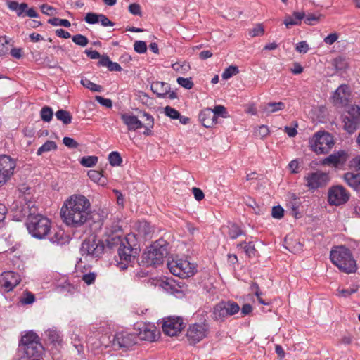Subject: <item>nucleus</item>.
<instances>
[{
  "mask_svg": "<svg viewBox=\"0 0 360 360\" xmlns=\"http://www.w3.org/2000/svg\"><path fill=\"white\" fill-rule=\"evenodd\" d=\"M91 214V202L81 194H73L63 202L60 209V217L63 222L72 227L84 224Z\"/></svg>",
  "mask_w": 360,
  "mask_h": 360,
  "instance_id": "1",
  "label": "nucleus"
},
{
  "mask_svg": "<svg viewBox=\"0 0 360 360\" xmlns=\"http://www.w3.org/2000/svg\"><path fill=\"white\" fill-rule=\"evenodd\" d=\"M330 258L332 263L345 274L355 273L357 270L356 262L350 250L345 246H337L332 249Z\"/></svg>",
  "mask_w": 360,
  "mask_h": 360,
  "instance_id": "2",
  "label": "nucleus"
},
{
  "mask_svg": "<svg viewBox=\"0 0 360 360\" xmlns=\"http://www.w3.org/2000/svg\"><path fill=\"white\" fill-rule=\"evenodd\" d=\"M133 238L134 236L129 235L122 239L121 236L117 235L112 238V243L110 240V238L107 240L109 244L120 245L118 255L122 262L119 264V266L122 269H127V264L131 262V259H134L137 254V248H134V245L130 243V240Z\"/></svg>",
  "mask_w": 360,
  "mask_h": 360,
  "instance_id": "3",
  "label": "nucleus"
},
{
  "mask_svg": "<svg viewBox=\"0 0 360 360\" xmlns=\"http://www.w3.org/2000/svg\"><path fill=\"white\" fill-rule=\"evenodd\" d=\"M29 212H31V210ZM26 226L29 233L33 237L41 239L50 231L51 221L42 214H35L34 210L33 212L28 214Z\"/></svg>",
  "mask_w": 360,
  "mask_h": 360,
  "instance_id": "4",
  "label": "nucleus"
},
{
  "mask_svg": "<svg viewBox=\"0 0 360 360\" xmlns=\"http://www.w3.org/2000/svg\"><path fill=\"white\" fill-rule=\"evenodd\" d=\"M168 254L167 243L164 240L154 242L143 255V262L147 266H155L162 264Z\"/></svg>",
  "mask_w": 360,
  "mask_h": 360,
  "instance_id": "5",
  "label": "nucleus"
},
{
  "mask_svg": "<svg viewBox=\"0 0 360 360\" xmlns=\"http://www.w3.org/2000/svg\"><path fill=\"white\" fill-rule=\"evenodd\" d=\"M169 271L174 276L185 278L193 276L195 273V266L186 259L173 257L167 262Z\"/></svg>",
  "mask_w": 360,
  "mask_h": 360,
  "instance_id": "6",
  "label": "nucleus"
},
{
  "mask_svg": "<svg viewBox=\"0 0 360 360\" xmlns=\"http://www.w3.org/2000/svg\"><path fill=\"white\" fill-rule=\"evenodd\" d=\"M309 143L311 150L317 154L328 153L334 146L333 136L325 131L316 133Z\"/></svg>",
  "mask_w": 360,
  "mask_h": 360,
  "instance_id": "7",
  "label": "nucleus"
},
{
  "mask_svg": "<svg viewBox=\"0 0 360 360\" xmlns=\"http://www.w3.org/2000/svg\"><path fill=\"white\" fill-rule=\"evenodd\" d=\"M240 311L239 305L233 301H221L212 309V318L217 321H224L229 316Z\"/></svg>",
  "mask_w": 360,
  "mask_h": 360,
  "instance_id": "8",
  "label": "nucleus"
},
{
  "mask_svg": "<svg viewBox=\"0 0 360 360\" xmlns=\"http://www.w3.org/2000/svg\"><path fill=\"white\" fill-rule=\"evenodd\" d=\"M143 117H145V124L132 113L124 112L120 114V118L129 131H136L141 128L146 129L153 128L154 124L153 117L146 112L143 113Z\"/></svg>",
  "mask_w": 360,
  "mask_h": 360,
  "instance_id": "9",
  "label": "nucleus"
},
{
  "mask_svg": "<svg viewBox=\"0 0 360 360\" xmlns=\"http://www.w3.org/2000/svg\"><path fill=\"white\" fill-rule=\"evenodd\" d=\"M344 129L353 134L360 127V107L351 105L343 116Z\"/></svg>",
  "mask_w": 360,
  "mask_h": 360,
  "instance_id": "10",
  "label": "nucleus"
},
{
  "mask_svg": "<svg viewBox=\"0 0 360 360\" xmlns=\"http://www.w3.org/2000/svg\"><path fill=\"white\" fill-rule=\"evenodd\" d=\"M305 186L309 190L314 191L320 188L324 187L330 181L327 173L321 171L309 172L304 177Z\"/></svg>",
  "mask_w": 360,
  "mask_h": 360,
  "instance_id": "11",
  "label": "nucleus"
},
{
  "mask_svg": "<svg viewBox=\"0 0 360 360\" xmlns=\"http://www.w3.org/2000/svg\"><path fill=\"white\" fill-rule=\"evenodd\" d=\"M104 245L101 240L94 238L86 239L81 245L80 252L82 256L91 258H98L103 252Z\"/></svg>",
  "mask_w": 360,
  "mask_h": 360,
  "instance_id": "12",
  "label": "nucleus"
},
{
  "mask_svg": "<svg viewBox=\"0 0 360 360\" xmlns=\"http://www.w3.org/2000/svg\"><path fill=\"white\" fill-rule=\"evenodd\" d=\"M349 197V193L341 185L333 186L328 191V202L330 205H345Z\"/></svg>",
  "mask_w": 360,
  "mask_h": 360,
  "instance_id": "13",
  "label": "nucleus"
},
{
  "mask_svg": "<svg viewBox=\"0 0 360 360\" xmlns=\"http://www.w3.org/2000/svg\"><path fill=\"white\" fill-rule=\"evenodd\" d=\"M15 167L16 162L14 159L6 155H0V186L11 179Z\"/></svg>",
  "mask_w": 360,
  "mask_h": 360,
  "instance_id": "14",
  "label": "nucleus"
},
{
  "mask_svg": "<svg viewBox=\"0 0 360 360\" xmlns=\"http://www.w3.org/2000/svg\"><path fill=\"white\" fill-rule=\"evenodd\" d=\"M163 332L169 336L177 335L184 328L183 319L181 317H168L164 320L162 326Z\"/></svg>",
  "mask_w": 360,
  "mask_h": 360,
  "instance_id": "15",
  "label": "nucleus"
},
{
  "mask_svg": "<svg viewBox=\"0 0 360 360\" xmlns=\"http://www.w3.org/2000/svg\"><path fill=\"white\" fill-rule=\"evenodd\" d=\"M137 340L138 337L136 335L122 331L115 335L112 345L120 349H127L136 344Z\"/></svg>",
  "mask_w": 360,
  "mask_h": 360,
  "instance_id": "16",
  "label": "nucleus"
},
{
  "mask_svg": "<svg viewBox=\"0 0 360 360\" xmlns=\"http://www.w3.org/2000/svg\"><path fill=\"white\" fill-rule=\"evenodd\" d=\"M207 326L205 323H194L187 330V338L191 343L195 344L202 340L207 334Z\"/></svg>",
  "mask_w": 360,
  "mask_h": 360,
  "instance_id": "17",
  "label": "nucleus"
},
{
  "mask_svg": "<svg viewBox=\"0 0 360 360\" xmlns=\"http://www.w3.org/2000/svg\"><path fill=\"white\" fill-rule=\"evenodd\" d=\"M20 282L19 274L12 271L2 273L0 277V284L6 292L11 291Z\"/></svg>",
  "mask_w": 360,
  "mask_h": 360,
  "instance_id": "18",
  "label": "nucleus"
},
{
  "mask_svg": "<svg viewBox=\"0 0 360 360\" xmlns=\"http://www.w3.org/2000/svg\"><path fill=\"white\" fill-rule=\"evenodd\" d=\"M349 96V87L347 85H340L333 94V103L335 105H345L348 103Z\"/></svg>",
  "mask_w": 360,
  "mask_h": 360,
  "instance_id": "19",
  "label": "nucleus"
},
{
  "mask_svg": "<svg viewBox=\"0 0 360 360\" xmlns=\"http://www.w3.org/2000/svg\"><path fill=\"white\" fill-rule=\"evenodd\" d=\"M158 336V333L154 325L144 324L139 329V338L141 340L153 342L157 339Z\"/></svg>",
  "mask_w": 360,
  "mask_h": 360,
  "instance_id": "20",
  "label": "nucleus"
},
{
  "mask_svg": "<svg viewBox=\"0 0 360 360\" xmlns=\"http://www.w3.org/2000/svg\"><path fill=\"white\" fill-rule=\"evenodd\" d=\"M347 155L343 150L334 153L323 160V164L326 165L338 166L342 165L347 161Z\"/></svg>",
  "mask_w": 360,
  "mask_h": 360,
  "instance_id": "21",
  "label": "nucleus"
},
{
  "mask_svg": "<svg viewBox=\"0 0 360 360\" xmlns=\"http://www.w3.org/2000/svg\"><path fill=\"white\" fill-rule=\"evenodd\" d=\"M20 349L23 352L22 357H38L42 353L43 346L40 342H34L27 346H21Z\"/></svg>",
  "mask_w": 360,
  "mask_h": 360,
  "instance_id": "22",
  "label": "nucleus"
},
{
  "mask_svg": "<svg viewBox=\"0 0 360 360\" xmlns=\"http://www.w3.org/2000/svg\"><path fill=\"white\" fill-rule=\"evenodd\" d=\"M199 120L202 125L207 128L212 127L217 123L214 118V113H213L211 108H205L202 110L199 114Z\"/></svg>",
  "mask_w": 360,
  "mask_h": 360,
  "instance_id": "23",
  "label": "nucleus"
},
{
  "mask_svg": "<svg viewBox=\"0 0 360 360\" xmlns=\"http://www.w3.org/2000/svg\"><path fill=\"white\" fill-rule=\"evenodd\" d=\"M150 89L159 98H164L169 92L170 86L166 82H155L152 83Z\"/></svg>",
  "mask_w": 360,
  "mask_h": 360,
  "instance_id": "24",
  "label": "nucleus"
},
{
  "mask_svg": "<svg viewBox=\"0 0 360 360\" xmlns=\"http://www.w3.org/2000/svg\"><path fill=\"white\" fill-rule=\"evenodd\" d=\"M285 107L284 103L279 102H270L266 104H264L261 106L262 112L265 115H269L272 113L281 111L283 110Z\"/></svg>",
  "mask_w": 360,
  "mask_h": 360,
  "instance_id": "25",
  "label": "nucleus"
},
{
  "mask_svg": "<svg viewBox=\"0 0 360 360\" xmlns=\"http://www.w3.org/2000/svg\"><path fill=\"white\" fill-rule=\"evenodd\" d=\"M344 180L354 190H360V173L347 172L344 175Z\"/></svg>",
  "mask_w": 360,
  "mask_h": 360,
  "instance_id": "26",
  "label": "nucleus"
},
{
  "mask_svg": "<svg viewBox=\"0 0 360 360\" xmlns=\"http://www.w3.org/2000/svg\"><path fill=\"white\" fill-rule=\"evenodd\" d=\"M137 230L139 234L142 235L146 239L150 238L154 232L153 227L146 221H140L138 224Z\"/></svg>",
  "mask_w": 360,
  "mask_h": 360,
  "instance_id": "27",
  "label": "nucleus"
},
{
  "mask_svg": "<svg viewBox=\"0 0 360 360\" xmlns=\"http://www.w3.org/2000/svg\"><path fill=\"white\" fill-rule=\"evenodd\" d=\"M226 228L227 235L232 240H235L239 236L245 234V231H243L241 228L235 223H229Z\"/></svg>",
  "mask_w": 360,
  "mask_h": 360,
  "instance_id": "28",
  "label": "nucleus"
},
{
  "mask_svg": "<svg viewBox=\"0 0 360 360\" xmlns=\"http://www.w3.org/2000/svg\"><path fill=\"white\" fill-rule=\"evenodd\" d=\"M44 333L48 340L54 345H59L62 342V337L56 328H49Z\"/></svg>",
  "mask_w": 360,
  "mask_h": 360,
  "instance_id": "29",
  "label": "nucleus"
},
{
  "mask_svg": "<svg viewBox=\"0 0 360 360\" xmlns=\"http://www.w3.org/2000/svg\"><path fill=\"white\" fill-rule=\"evenodd\" d=\"M34 342H40L39 338L35 333L30 331L22 337L20 347H21V346H27Z\"/></svg>",
  "mask_w": 360,
  "mask_h": 360,
  "instance_id": "30",
  "label": "nucleus"
},
{
  "mask_svg": "<svg viewBox=\"0 0 360 360\" xmlns=\"http://www.w3.org/2000/svg\"><path fill=\"white\" fill-rule=\"evenodd\" d=\"M237 248H242L248 257H252L255 255L256 249L253 242L243 241L237 244Z\"/></svg>",
  "mask_w": 360,
  "mask_h": 360,
  "instance_id": "31",
  "label": "nucleus"
},
{
  "mask_svg": "<svg viewBox=\"0 0 360 360\" xmlns=\"http://www.w3.org/2000/svg\"><path fill=\"white\" fill-rule=\"evenodd\" d=\"M57 149V145L53 141H46L41 147H39L37 151L38 156L41 155L44 153H47L51 150H56Z\"/></svg>",
  "mask_w": 360,
  "mask_h": 360,
  "instance_id": "32",
  "label": "nucleus"
},
{
  "mask_svg": "<svg viewBox=\"0 0 360 360\" xmlns=\"http://www.w3.org/2000/svg\"><path fill=\"white\" fill-rule=\"evenodd\" d=\"M57 120L61 121L64 124L67 125L72 122V115L70 112L65 110H58L56 112Z\"/></svg>",
  "mask_w": 360,
  "mask_h": 360,
  "instance_id": "33",
  "label": "nucleus"
},
{
  "mask_svg": "<svg viewBox=\"0 0 360 360\" xmlns=\"http://www.w3.org/2000/svg\"><path fill=\"white\" fill-rule=\"evenodd\" d=\"M53 112L50 107L44 106L40 111L41 119L46 122H49L53 118Z\"/></svg>",
  "mask_w": 360,
  "mask_h": 360,
  "instance_id": "34",
  "label": "nucleus"
},
{
  "mask_svg": "<svg viewBox=\"0 0 360 360\" xmlns=\"http://www.w3.org/2000/svg\"><path fill=\"white\" fill-rule=\"evenodd\" d=\"M239 72V70L236 65H230L224 70L221 75L223 79L227 80L231 77L236 75Z\"/></svg>",
  "mask_w": 360,
  "mask_h": 360,
  "instance_id": "35",
  "label": "nucleus"
},
{
  "mask_svg": "<svg viewBox=\"0 0 360 360\" xmlns=\"http://www.w3.org/2000/svg\"><path fill=\"white\" fill-rule=\"evenodd\" d=\"M81 84L83 86L90 89L94 92H101L102 90V86L98 85L87 79H82L81 80Z\"/></svg>",
  "mask_w": 360,
  "mask_h": 360,
  "instance_id": "36",
  "label": "nucleus"
},
{
  "mask_svg": "<svg viewBox=\"0 0 360 360\" xmlns=\"http://www.w3.org/2000/svg\"><path fill=\"white\" fill-rule=\"evenodd\" d=\"M109 162L112 166H120L122 162V159L118 152H111L108 155Z\"/></svg>",
  "mask_w": 360,
  "mask_h": 360,
  "instance_id": "37",
  "label": "nucleus"
},
{
  "mask_svg": "<svg viewBox=\"0 0 360 360\" xmlns=\"http://www.w3.org/2000/svg\"><path fill=\"white\" fill-rule=\"evenodd\" d=\"M98 162V158L96 156H86L83 157L80 160V164L86 167H91L94 166Z\"/></svg>",
  "mask_w": 360,
  "mask_h": 360,
  "instance_id": "38",
  "label": "nucleus"
},
{
  "mask_svg": "<svg viewBox=\"0 0 360 360\" xmlns=\"http://www.w3.org/2000/svg\"><path fill=\"white\" fill-rule=\"evenodd\" d=\"M48 23L53 26H63L65 27H70V22L67 19H60L58 18H53L48 20Z\"/></svg>",
  "mask_w": 360,
  "mask_h": 360,
  "instance_id": "39",
  "label": "nucleus"
},
{
  "mask_svg": "<svg viewBox=\"0 0 360 360\" xmlns=\"http://www.w3.org/2000/svg\"><path fill=\"white\" fill-rule=\"evenodd\" d=\"M162 287L167 292L176 297L179 295V294L181 293V290H179L174 285L170 283L169 282H164L162 283Z\"/></svg>",
  "mask_w": 360,
  "mask_h": 360,
  "instance_id": "40",
  "label": "nucleus"
},
{
  "mask_svg": "<svg viewBox=\"0 0 360 360\" xmlns=\"http://www.w3.org/2000/svg\"><path fill=\"white\" fill-rule=\"evenodd\" d=\"M72 40L77 45L81 46L82 47L86 46L89 43V39L87 37L82 34H76L72 37Z\"/></svg>",
  "mask_w": 360,
  "mask_h": 360,
  "instance_id": "41",
  "label": "nucleus"
},
{
  "mask_svg": "<svg viewBox=\"0 0 360 360\" xmlns=\"http://www.w3.org/2000/svg\"><path fill=\"white\" fill-rule=\"evenodd\" d=\"M213 113H214V118L217 120L218 117H226L228 116V112L226 109L223 105H216L213 110H212Z\"/></svg>",
  "mask_w": 360,
  "mask_h": 360,
  "instance_id": "42",
  "label": "nucleus"
},
{
  "mask_svg": "<svg viewBox=\"0 0 360 360\" xmlns=\"http://www.w3.org/2000/svg\"><path fill=\"white\" fill-rule=\"evenodd\" d=\"M333 65L337 70H343L347 67V63L342 57H338L334 59Z\"/></svg>",
  "mask_w": 360,
  "mask_h": 360,
  "instance_id": "43",
  "label": "nucleus"
},
{
  "mask_svg": "<svg viewBox=\"0 0 360 360\" xmlns=\"http://www.w3.org/2000/svg\"><path fill=\"white\" fill-rule=\"evenodd\" d=\"M164 112L165 114L171 119L177 120V118L179 117V112L170 106H166L164 108Z\"/></svg>",
  "mask_w": 360,
  "mask_h": 360,
  "instance_id": "44",
  "label": "nucleus"
},
{
  "mask_svg": "<svg viewBox=\"0 0 360 360\" xmlns=\"http://www.w3.org/2000/svg\"><path fill=\"white\" fill-rule=\"evenodd\" d=\"M99 14L89 12L85 15L84 20L88 24H96L98 22Z\"/></svg>",
  "mask_w": 360,
  "mask_h": 360,
  "instance_id": "45",
  "label": "nucleus"
},
{
  "mask_svg": "<svg viewBox=\"0 0 360 360\" xmlns=\"http://www.w3.org/2000/svg\"><path fill=\"white\" fill-rule=\"evenodd\" d=\"M177 83L181 86L182 87L186 89H192L193 86V83L191 80V78H184V77H179L177 79Z\"/></svg>",
  "mask_w": 360,
  "mask_h": 360,
  "instance_id": "46",
  "label": "nucleus"
},
{
  "mask_svg": "<svg viewBox=\"0 0 360 360\" xmlns=\"http://www.w3.org/2000/svg\"><path fill=\"white\" fill-rule=\"evenodd\" d=\"M264 33V29L262 24H257L255 27L250 29L249 34L251 37L262 36Z\"/></svg>",
  "mask_w": 360,
  "mask_h": 360,
  "instance_id": "47",
  "label": "nucleus"
},
{
  "mask_svg": "<svg viewBox=\"0 0 360 360\" xmlns=\"http://www.w3.org/2000/svg\"><path fill=\"white\" fill-rule=\"evenodd\" d=\"M134 49L139 53H144L147 51V45L145 41H136L134 44Z\"/></svg>",
  "mask_w": 360,
  "mask_h": 360,
  "instance_id": "48",
  "label": "nucleus"
},
{
  "mask_svg": "<svg viewBox=\"0 0 360 360\" xmlns=\"http://www.w3.org/2000/svg\"><path fill=\"white\" fill-rule=\"evenodd\" d=\"M8 41L6 37H0V56L6 54L8 51Z\"/></svg>",
  "mask_w": 360,
  "mask_h": 360,
  "instance_id": "49",
  "label": "nucleus"
},
{
  "mask_svg": "<svg viewBox=\"0 0 360 360\" xmlns=\"http://www.w3.org/2000/svg\"><path fill=\"white\" fill-rule=\"evenodd\" d=\"M63 144L70 149L77 148L79 143L72 138L65 136L63 139Z\"/></svg>",
  "mask_w": 360,
  "mask_h": 360,
  "instance_id": "50",
  "label": "nucleus"
},
{
  "mask_svg": "<svg viewBox=\"0 0 360 360\" xmlns=\"http://www.w3.org/2000/svg\"><path fill=\"white\" fill-rule=\"evenodd\" d=\"M284 210L280 206H274L272 208L271 215L274 219H280L283 217Z\"/></svg>",
  "mask_w": 360,
  "mask_h": 360,
  "instance_id": "51",
  "label": "nucleus"
},
{
  "mask_svg": "<svg viewBox=\"0 0 360 360\" xmlns=\"http://www.w3.org/2000/svg\"><path fill=\"white\" fill-rule=\"evenodd\" d=\"M289 207L292 210V214L297 218L298 217V210L300 207V203L297 202V198L295 197L294 200L289 202Z\"/></svg>",
  "mask_w": 360,
  "mask_h": 360,
  "instance_id": "52",
  "label": "nucleus"
},
{
  "mask_svg": "<svg viewBox=\"0 0 360 360\" xmlns=\"http://www.w3.org/2000/svg\"><path fill=\"white\" fill-rule=\"evenodd\" d=\"M309 45L306 41H302L297 44L296 51L300 53H306L309 51Z\"/></svg>",
  "mask_w": 360,
  "mask_h": 360,
  "instance_id": "53",
  "label": "nucleus"
},
{
  "mask_svg": "<svg viewBox=\"0 0 360 360\" xmlns=\"http://www.w3.org/2000/svg\"><path fill=\"white\" fill-rule=\"evenodd\" d=\"M41 11L44 14H46L47 15H53L56 13V10L55 8L47 4H42L41 6Z\"/></svg>",
  "mask_w": 360,
  "mask_h": 360,
  "instance_id": "54",
  "label": "nucleus"
},
{
  "mask_svg": "<svg viewBox=\"0 0 360 360\" xmlns=\"http://www.w3.org/2000/svg\"><path fill=\"white\" fill-rule=\"evenodd\" d=\"M98 22H101L103 27L114 26L115 25L112 21L103 14H99Z\"/></svg>",
  "mask_w": 360,
  "mask_h": 360,
  "instance_id": "55",
  "label": "nucleus"
},
{
  "mask_svg": "<svg viewBox=\"0 0 360 360\" xmlns=\"http://www.w3.org/2000/svg\"><path fill=\"white\" fill-rule=\"evenodd\" d=\"M96 101H98L101 105L106 107V108H112V102L110 99L109 98H105L102 96H96Z\"/></svg>",
  "mask_w": 360,
  "mask_h": 360,
  "instance_id": "56",
  "label": "nucleus"
},
{
  "mask_svg": "<svg viewBox=\"0 0 360 360\" xmlns=\"http://www.w3.org/2000/svg\"><path fill=\"white\" fill-rule=\"evenodd\" d=\"M129 12L134 15H141V9L139 4L134 3L129 6Z\"/></svg>",
  "mask_w": 360,
  "mask_h": 360,
  "instance_id": "57",
  "label": "nucleus"
},
{
  "mask_svg": "<svg viewBox=\"0 0 360 360\" xmlns=\"http://www.w3.org/2000/svg\"><path fill=\"white\" fill-rule=\"evenodd\" d=\"M338 39V34L336 32L331 33L326 37L323 41L328 45H332Z\"/></svg>",
  "mask_w": 360,
  "mask_h": 360,
  "instance_id": "58",
  "label": "nucleus"
},
{
  "mask_svg": "<svg viewBox=\"0 0 360 360\" xmlns=\"http://www.w3.org/2000/svg\"><path fill=\"white\" fill-rule=\"evenodd\" d=\"M96 276L95 273H89L82 276V281L87 285H91L95 281Z\"/></svg>",
  "mask_w": 360,
  "mask_h": 360,
  "instance_id": "59",
  "label": "nucleus"
},
{
  "mask_svg": "<svg viewBox=\"0 0 360 360\" xmlns=\"http://www.w3.org/2000/svg\"><path fill=\"white\" fill-rule=\"evenodd\" d=\"M357 290H358L357 288L339 290L338 295L342 297H347L349 295H351L352 294L356 292L357 291Z\"/></svg>",
  "mask_w": 360,
  "mask_h": 360,
  "instance_id": "60",
  "label": "nucleus"
},
{
  "mask_svg": "<svg viewBox=\"0 0 360 360\" xmlns=\"http://www.w3.org/2000/svg\"><path fill=\"white\" fill-rule=\"evenodd\" d=\"M34 295L32 293L27 292L25 294V297L21 300V302L22 304H30L33 303L34 302Z\"/></svg>",
  "mask_w": 360,
  "mask_h": 360,
  "instance_id": "61",
  "label": "nucleus"
},
{
  "mask_svg": "<svg viewBox=\"0 0 360 360\" xmlns=\"http://www.w3.org/2000/svg\"><path fill=\"white\" fill-rule=\"evenodd\" d=\"M89 177L95 182H98L100 181L102 177L100 172L96 170H91L88 172Z\"/></svg>",
  "mask_w": 360,
  "mask_h": 360,
  "instance_id": "62",
  "label": "nucleus"
},
{
  "mask_svg": "<svg viewBox=\"0 0 360 360\" xmlns=\"http://www.w3.org/2000/svg\"><path fill=\"white\" fill-rule=\"evenodd\" d=\"M192 192L194 195V198L198 201L202 200L205 197V195H204L202 191L198 188H195V187L193 188Z\"/></svg>",
  "mask_w": 360,
  "mask_h": 360,
  "instance_id": "63",
  "label": "nucleus"
},
{
  "mask_svg": "<svg viewBox=\"0 0 360 360\" xmlns=\"http://www.w3.org/2000/svg\"><path fill=\"white\" fill-rule=\"evenodd\" d=\"M289 169L292 173H297L299 168V163L297 160H293L288 164Z\"/></svg>",
  "mask_w": 360,
  "mask_h": 360,
  "instance_id": "64",
  "label": "nucleus"
}]
</instances>
